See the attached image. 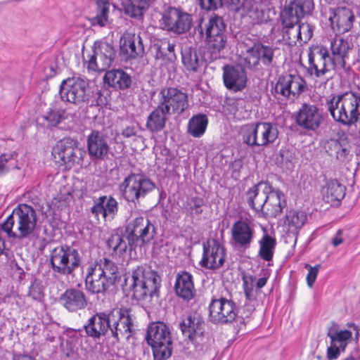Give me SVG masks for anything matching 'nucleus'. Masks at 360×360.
I'll list each match as a JSON object with an SVG mask.
<instances>
[{"mask_svg": "<svg viewBox=\"0 0 360 360\" xmlns=\"http://www.w3.org/2000/svg\"><path fill=\"white\" fill-rule=\"evenodd\" d=\"M238 314L236 303L225 297L212 299L209 304V317L214 324L233 323Z\"/></svg>", "mask_w": 360, "mask_h": 360, "instance_id": "a211bd4d", "label": "nucleus"}, {"mask_svg": "<svg viewBox=\"0 0 360 360\" xmlns=\"http://www.w3.org/2000/svg\"><path fill=\"white\" fill-rule=\"evenodd\" d=\"M319 56L318 60H315V55L312 51L308 53L309 67L307 72L310 75H314L316 77H322L330 70H335L337 68L328 61V50L324 46H321L317 51Z\"/></svg>", "mask_w": 360, "mask_h": 360, "instance_id": "a878e982", "label": "nucleus"}, {"mask_svg": "<svg viewBox=\"0 0 360 360\" xmlns=\"http://www.w3.org/2000/svg\"><path fill=\"white\" fill-rule=\"evenodd\" d=\"M61 305L69 312H77L88 305L85 293L77 288L67 289L59 297Z\"/></svg>", "mask_w": 360, "mask_h": 360, "instance_id": "bb28decb", "label": "nucleus"}, {"mask_svg": "<svg viewBox=\"0 0 360 360\" xmlns=\"http://www.w3.org/2000/svg\"><path fill=\"white\" fill-rule=\"evenodd\" d=\"M68 245H60L52 250L50 254V264L52 270L62 275L65 258Z\"/></svg>", "mask_w": 360, "mask_h": 360, "instance_id": "09e8293b", "label": "nucleus"}, {"mask_svg": "<svg viewBox=\"0 0 360 360\" xmlns=\"http://www.w3.org/2000/svg\"><path fill=\"white\" fill-rule=\"evenodd\" d=\"M176 294L184 299L189 301L195 296L194 285L192 275L187 271H182L178 274L174 285Z\"/></svg>", "mask_w": 360, "mask_h": 360, "instance_id": "72a5a7b5", "label": "nucleus"}, {"mask_svg": "<svg viewBox=\"0 0 360 360\" xmlns=\"http://www.w3.org/2000/svg\"><path fill=\"white\" fill-rule=\"evenodd\" d=\"M200 7L206 11H214L224 6L237 11L241 0H198Z\"/></svg>", "mask_w": 360, "mask_h": 360, "instance_id": "a18cd8bd", "label": "nucleus"}, {"mask_svg": "<svg viewBox=\"0 0 360 360\" xmlns=\"http://www.w3.org/2000/svg\"><path fill=\"white\" fill-rule=\"evenodd\" d=\"M68 113L64 109L57 108H49L42 115L44 121L43 124L49 129L58 127L64 120L68 118Z\"/></svg>", "mask_w": 360, "mask_h": 360, "instance_id": "79ce46f5", "label": "nucleus"}, {"mask_svg": "<svg viewBox=\"0 0 360 360\" xmlns=\"http://www.w3.org/2000/svg\"><path fill=\"white\" fill-rule=\"evenodd\" d=\"M243 143L250 148L267 146L278 138L277 127L269 122H251L243 125L240 129Z\"/></svg>", "mask_w": 360, "mask_h": 360, "instance_id": "9d476101", "label": "nucleus"}, {"mask_svg": "<svg viewBox=\"0 0 360 360\" xmlns=\"http://www.w3.org/2000/svg\"><path fill=\"white\" fill-rule=\"evenodd\" d=\"M91 94L88 80L79 77H68L63 79L60 85L59 95L65 103L77 105L89 104Z\"/></svg>", "mask_w": 360, "mask_h": 360, "instance_id": "f8f14e48", "label": "nucleus"}, {"mask_svg": "<svg viewBox=\"0 0 360 360\" xmlns=\"http://www.w3.org/2000/svg\"><path fill=\"white\" fill-rule=\"evenodd\" d=\"M200 7L206 11H214L224 6L237 11L241 0H198Z\"/></svg>", "mask_w": 360, "mask_h": 360, "instance_id": "49530a36", "label": "nucleus"}, {"mask_svg": "<svg viewBox=\"0 0 360 360\" xmlns=\"http://www.w3.org/2000/svg\"><path fill=\"white\" fill-rule=\"evenodd\" d=\"M94 204L91 208V212L97 219L102 215L105 220L108 218L113 219L119 210L118 202L112 196L102 195L94 200Z\"/></svg>", "mask_w": 360, "mask_h": 360, "instance_id": "c85d7f7f", "label": "nucleus"}, {"mask_svg": "<svg viewBox=\"0 0 360 360\" xmlns=\"http://www.w3.org/2000/svg\"><path fill=\"white\" fill-rule=\"evenodd\" d=\"M126 15L131 18H139L143 17L154 0H119Z\"/></svg>", "mask_w": 360, "mask_h": 360, "instance_id": "58836bf2", "label": "nucleus"}, {"mask_svg": "<svg viewBox=\"0 0 360 360\" xmlns=\"http://www.w3.org/2000/svg\"><path fill=\"white\" fill-rule=\"evenodd\" d=\"M27 296L37 302H41L44 300V288L41 281L37 278L34 279L29 287Z\"/></svg>", "mask_w": 360, "mask_h": 360, "instance_id": "6e6d98bb", "label": "nucleus"}, {"mask_svg": "<svg viewBox=\"0 0 360 360\" xmlns=\"http://www.w3.org/2000/svg\"><path fill=\"white\" fill-rule=\"evenodd\" d=\"M89 266L100 274L105 279L107 278V281L112 285L115 284L119 278L117 266L114 262L109 259H101L98 262Z\"/></svg>", "mask_w": 360, "mask_h": 360, "instance_id": "4c0bfd02", "label": "nucleus"}, {"mask_svg": "<svg viewBox=\"0 0 360 360\" xmlns=\"http://www.w3.org/2000/svg\"><path fill=\"white\" fill-rule=\"evenodd\" d=\"M276 48L264 45L259 41H254L247 49V56L245 58L246 67L252 70L262 69V64L266 68H271L274 62V51Z\"/></svg>", "mask_w": 360, "mask_h": 360, "instance_id": "dca6fc26", "label": "nucleus"}, {"mask_svg": "<svg viewBox=\"0 0 360 360\" xmlns=\"http://www.w3.org/2000/svg\"><path fill=\"white\" fill-rule=\"evenodd\" d=\"M205 204L204 200L200 197H193L186 203V209L191 216L198 215L202 213V206Z\"/></svg>", "mask_w": 360, "mask_h": 360, "instance_id": "4d7b16f0", "label": "nucleus"}, {"mask_svg": "<svg viewBox=\"0 0 360 360\" xmlns=\"http://www.w3.org/2000/svg\"><path fill=\"white\" fill-rule=\"evenodd\" d=\"M110 92L107 89L98 90L95 94L92 91L91 98L89 104L91 106H106L110 103Z\"/></svg>", "mask_w": 360, "mask_h": 360, "instance_id": "5fc2aeb1", "label": "nucleus"}, {"mask_svg": "<svg viewBox=\"0 0 360 360\" xmlns=\"http://www.w3.org/2000/svg\"><path fill=\"white\" fill-rule=\"evenodd\" d=\"M231 233L232 245L245 250L250 248L253 241L255 229L250 222L239 219L233 223Z\"/></svg>", "mask_w": 360, "mask_h": 360, "instance_id": "5701e85b", "label": "nucleus"}, {"mask_svg": "<svg viewBox=\"0 0 360 360\" xmlns=\"http://www.w3.org/2000/svg\"><path fill=\"white\" fill-rule=\"evenodd\" d=\"M12 360H36L35 358L27 353L13 352Z\"/></svg>", "mask_w": 360, "mask_h": 360, "instance_id": "774afa93", "label": "nucleus"}, {"mask_svg": "<svg viewBox=\"0 0 360 360\" xmlns=\"http://www.w3.org/2000/svg\"><path fill=\"white\" fill-rule=\"evenodd\" d=\"M156 48L155 58L162 59L164 61L172 63L176 58L174 53L175 45L171 44L169 41H162L160 44H155Z\"/></svg>", "mask_w": 360, "mask_h": 360, "instance_id": "603ef678", "label": "nucleus"}, {"mask_svg": "<svg viewBox=\"0 0 360 360\" xmlns=\"http://www.w3.org/2000/svg\"><path fill=\"white\" fill-rule=\"evenodd\" d=\"M181 61L185 69L190 72H198L205 60L195 48L185 47L181 50Z\"/></svg>", "mask_w": 360, "mask_h": 360, "instance_id": "f704fd0d", "label": "nucleus"}, {"mask_svg": "<svg viewBox=\"0 0 360 360\" xmlns=\"http://www.w3.org/2000/svg\"><path fill=\"white\" fill-rule=\"evenodd\" d=\"M206 327L205 319L197 311H190L183 315L179 323L183 336L199 352L207 351L210 346L211 338L206 331Z\"/></svg>", "mask_w": 360, "mask_h": 360, "instance_id": "6e6552de", "label": "nucleus"}, {"mask_svg": "<svg viewBox=\"0 0 360 360\" xmlns=\"http://www.w3.org/2000/svg\"><path fill=\"white\" fill-rule=\"evenodd\" d=\"M35 210L29 205L19 204L1 224L2 230L9 238L22 240L29 238L37 226Z\"/></svg>", "mask_w": 360, "mask_h": 360, "instance_id": "423d86ee", "label": "nucleus"}, {"mask_svg": "<svg viewBox=\"0 0 360 360\" xmlns=\"http://www.w3.org/2000/svg\"><path fill=\"white\" fill-rule=\"evenodd\" d=\"M307 219L304 212L290 210L285 215V223L288 225L290 231H294L300 229L305 224Z\"/></svg>", "mask_w": 360, "mask_h": 360, "instance_id": "864d4df0", "label": "nucleus"}, {"mask_svg": "<svg viewBox=\"0 0 360 360\" xmlns=\"http://www.w3.org/2000/svg\"><path fill=\"white\" fill-rule=\"evenodd\" d=\"M327 336L330 339L332 344L340 347L342 351L345 352L348 340L352 338V333L348 330H338L330 328L327 332Z\"/></svg>", "mask_w": 360, "mask_h": 360, "instance_id": "3c124183", "label": "nucleus"}, {"mask_svg": "<svg viewBox=\"0 0 360 360\" xmlns=\"http://www.w3.org/2000/svg\"><path fill=\"white\" fill-rule=\"evenodd\" d=\"M195 30L199 32L201 37H203L204 34H207L226 32V25L221 16L213 14L205 24V29L200 24L195 27Z\"/></svg>", "mask_w": 360, "mask_h": 360, "instance_id": "ea45409f", "label": "nucleus"}, {"mask_svg": "<svg viewBox=\"0 0 360 360\" xmlns=\"http://www.w3.org/2000/svg\"><path fill=\"white\" fill-rule=\"evenodd\" d=\"M306 81L299 75L283 74L278 76L275 84V92L285 98H298L307 91Z\"/></svg>", "mask_w": 360, "mask_h": 360, "instance_id": "6ab92c4d", "label": "nucleus"}, {"mask_svg": "<svg viewBox=\"0 0 360 360\" xmlns=\"http://www.w3.org/2000/svg\"><path fill=\"white\" fill-rule=\"evenodd\" d=\"M326 107L332 117L343 125L351 126L360 118V96L352 91L333 96Z\"/></svg>", "mask_w": 360, "mask_h": 360, "instance_id": "0eeeda50", "label": "nucleus"}, {"mask_svg": "<svg viewBox=\"0 0 360 360\" xmlns=\"http://www.w3.org/2000/svg\"><path fill=\"white\" fill-rule=\"evenodd\" d=\"M324 149L327 155L340 164L346 165L352 160V142L345 131H340L337 138L328 140Z\"/></svg>", "mask_w": 360, "mask_h": 360, "instance_id": "f3484780", "label": "nucleus"}, {"mask_svg": "<svg viewBox=\"0 0 360 360\" xmlns=\"http://www.w3.org/2000/svg\"><path fill=\"white\" fill-rule=\"evenodd\" d=\"M280 155L283 162H285L288 167L292 166L295 160V154L289 150H281Z\"/></svg>", "mask_w": 360, "mask_h": 360, "instance_id": "69168bd1", "label": "nucleus"}, {"mask_svg": "<svg viewBox=\"0 0 360 360\" xmlns=\"http://www.w3.org/2000/svg\"><path fill=\"white\" fill-rule=\"evenodd\" d=\"M160 25L163 30L180 35L190 30L193 18L181 8L169 6L163 11Z\"/></svg>", "mask_w": 360, "mask_h": 360, "instance_id": "4468645a", "label": "nucleus"}, {"mask_svg": "<svg viewBox=\"0 0 360 360\" xmlns=\"http://www.w3.org/2000/svg\"><path fill=\"white\" fill-rule=\"evenodd\" d=\"M52 155L56 162L70 169L75 165H82L86 151L79 147L77 139L64 137L53 146Z\"/></svg>", "mask_w": 360, "mask_h": 360, "instance_id": "ddd939ff", "label": "nucleus"}, {"mask_svg": "<svg viewBox=\"0 0 360 360\" xmlns=\"http://www.w3.org/2000/svg\"><path fill=\"white\" fill-rule=\"evenodd\" d=\"M144 46L141 37L130 33L124 34L120 40L119 55L125 61L142 57Z\"/></svg>", "mask_w": 360, "mask_h": 360, "instance_id": "393cba45", "label": "nucleus"}, {"mask_svg": "<svg viewBox=\"0 0 360 360\" xmlns=\"http://www.w3.org/2000/svg\"><path fill=\"white\" fill-rule=\"evenodd\" d=\"M202 246L203 253L200 265L211 270L221 268L225 262V248L216 239L204 242Z\"/></svg>", "mask_w": 360, "mask_h": 360, "instance_id": "412c9836", "label": "nucleus"}, {"mask_svg": "<svg viewBox=\"0 0 360 360\" xmlns=\"http://www.w3.org/2000/svg\"><path fill=\"white\" fill-rule=\"evenodd\" d=\"M160 276L146 265L138 266L124 278L123 292L137 301H158L161 285Z\"/></svg>", "mask_w": 360, "mask_h": 360, "instance_id": "7ed1b4c3", "label": "nucleus"}, {"mask_svg": "<svg viewBox=\"0 0 360 360\" xmlns=\"http://www.w3.org/2000/svg\"><path fill=\"white\" fill-rule=\"evenodd\" d=\"M341 352L342 351L340 347L330 342V346L327 349V359L328 360L337 359L340 356Z\"/></svg>", "mask_w": 360, "mask_h": 360, "instance_id": "0e129e2a", "label": "nucleus"}, {"mask_svg": "<svg viewBox=\"0 0 360 360\" xmlns=\"http://www.w3.org/2000/svg\"><path fill=\"white\" fill-rule=\"evenodd\" d=\"M296 124L307 131H316L323 121V117L319 108L311 103H304L295 112Z\"/></svg>", "mask_w": 360, "mask_h": 360, "instance_id": "aec40b11", "label": "nucleus"}, {"mask_svg": "<svg viewBox=\"0 0 360 360\" xmlns=\"http://www.w3.org/2000/svg\"><path fill=\"white\" fill-rule=\"evenodd\" d=\"M158 103L171 115L180 116L189 108L188 94L176 87L162 88L158 94Z\"/></svg>", "mask_w": 360, "mask_h": 360, "instance_id": "2eb2a0df", "label": "nucleus"}, {"mask_svg": "<svg viewBox=\"0 0 360 360\" xmlns=\"http://www.w3.org/2000/svg\"><path fill=\"white\" fill-rule=\"evenodd\" d=\"M205 35L207 48L212 53H220L226 48L227 44L226 32L207 34Z\"/></svg>", "mask_w": 360, "mask_h": 360, "instance_id": "8fccbe9b", "label": "nucleus"}, {"mask_svg": "<svg viewBox=\"0 0 360 360\" xmlns=\"http://www.w3.org/2000/svg\"><path fill=\"white\" fill-rule=\"evenodd\" d=\"M314 8L313 0H293L281 13L283 39L289 46L300 44L299 22L305 15H311Z\"/></svg>", "mask_w": 360, "mask_h": 360, "instance_id": "39448f33", "label": "nucleus"}, {"mask_svg": "<svg viewBox=\"0 0 360 360\" xmlns=\"http://www.w3.org/2000/svg\"><path fill=\"white\" fill-rule=\"evenodd\" d=\"M223 70V82L226 88L233 92L240 91L247 84L248 77L241 65H225Z\"/></svg>", "mask_w": 360, "mask_h": 360, "instance_id": "b1692460", "label": "nucleus"}, {"mask_svg": "<svg viewBox=\"0 0 360 360\" xmlns=\"http://www.w3.org/2000/svg\"><path fill=\"white\" fill-rule=\"evenodd\" d=\"M168 115H171L158 103V106L148 116L146 127L152 133L161 131L165 127Z\"/></svg>", "mask_w": 360, "mask_h": 360, "instance_id": "e433bc0d", "label": "nucleus"}, {"mask_svg": "<svg viewBox=\"0 0 360 360\" xmlns=\"http://www.w3.org/2000/svg\"><path fill=\"white\" fill-rule=\"evenodd\" d=\"M96 4V15L90 19L92 25L103 27L108 22L110 13L109 0H94Z\"/></svg>", "mask_w": 360, "mask_h": 360, "instance_id": "c03bdc74", "label": "nucleus"}, {"mask_svg": "<svg viewBox=\"0 0 360 360\" xmlns=\"http://www.w3.org/2000/svg\"><path fill=\"white\" fill-rule=\"evenodd\" d=\"M146 342L155 360H167L172 354L173 342L169 328L162 321L153 322L147 329Z\"/></svg>", "mask_w": 360, "mask_h": 360, "instance_id": "1a4fd4ad", "label": "nucleus"}, {"mask_svg": "<svg viewBox=\"0 0 360 360\" xmlns=\"http://www.w3.org/2000/svg\"><path fill=\"white\" fill-rule=\"evenodd\" d=\"M208 119L205 115H194L188 121V132L193 137L200 138L205 134Z\"/></svg>", "mask_w": 360, "mask_h": 360, "instance_id": "de8ad7c7", "label": "nucleus"}, {"mask_svg": "<svg viewBox=\"0 0 360 360\" xmlns=\"http://www.w3.org/2000/svg\"><path fill=\"white\" fill-rule=\"evenodd\" d=\"M157 234L156 227L147 217H136L124 227L115 229L107 241L112 255L124 256L134 251L137 247L150 243Z\"/></svg>", "mask_w": 360, "mask_h": 360, "instance_id": "f03ea898", "label": "nucleus"}, {"mask_svg": "<svg viewBox=\"0 0 360 360\" xmlns=\"http://www.w3.org/2000/svg\"><path fill=\"white\" fill-rule=\"evenodd\" d=\"M103 82L115 90H125L131 85V77L122 69L107 71L103 77Z\"/></svg>", "mask_w": 360, "mask_h": 360, "instance_id": "2f4dec72", "label": "nucleus"}, {"mask_svg": "<svg viewBox=\"0 0 360 360\" xmlns=\"http://www.w3.org/2000/svg\"><path fill=\"white\" fill-rule=\"evenodd\" d=\"M65 356L68 358H70L73 360L77 359V347L72 341L67 340L65 342Z\"/></svg>", "mask_w": 360, "mask_h": 360, "instance_id": "680f3d73", "label": "nucleus"}, {"mask_svg": "<svg viewBox=\"0 0 360 360\" xmlns=\"http://www.w3.org/2000/svg\"><path fill=\"white\" fill-rule=\"evenodd\" d=\"M17 157L15 153H4L0 155V173H4L9 170V167L6 164L12 159Z\"/></svg>", "mask_w": 360, "mask_h": 360, "instance_id": "e2e57ef3", "label": "nucleus"}, {"mask_svg": "<svg viewBox=\"0 0 360 360\" xmlns=\"http://www.w3.org/2000/svg\"><path fill=\"white\" fill-rule=\"evenodd\" d=\"M97 60H98V55H96L94 53V54L90 57V58L88 61L87 68L89 70H94V71L103 70L101 68V63H100V65H99L97 63Z\"/></svg>", "mask_w": 360, "mask_h": 360, "instance_id": "338daca9", "label": "nucleus"}, {"mask_svg": "<svg viewBox=\"0 0 360 360\" xmlns=\"http://www.w3.org/2000/svg\"><path fill=\"white\" fill-rule=\"evenodd\" d=\"M264 235L259 241V250L258 255L264 261L270 262L273 259L274 250L276 245V240L269 235L264 229Z\"/></svg>", "mask_w": 360, "mask_h": 360, "instance_id": "37998d69", "label": "nucleus"}, {"mask_svg": "<svg viewBox=\"0 0 360 360\" xmlns=\"http://www.w3.org/2000/svg\"><path fill=\"white\" fill-rule=\"evenodd\" d=\"M136 316L130 307H117L110 311L96 312L84 325L86 336L94 339L112 338L120 342L122 338L129 340L135 332Z\"/></svg>", "mask_w": 360, "mask_h": 360, "instance_id": "f257e3e1", "label": "nucleus"}, {"mask_svg": "<svg viewBox=\"0 0 360 360\" xmlns=\"http://www.w3.org/2000/svg\"><path fill=\"white\" fill-rule=\"evenodd\" d=\"M314 27L307 22H299L300 44L307 43L313 36Z\"/></svg>", "mask_w": 360, "mask_h": 360, "instance_id": "bf43d9fd", "label": "nucleus"}, {"mask_svg": "<svg viewBox=\"0 0 360 360\" xmlns=\"http://www.w3.org/2000/svg\"><path fill=\"white\" fill-rule=\"evenodd\" d=\"M93 51L98 56V61L101 63V68H109L116 58L115 47L105 41H96L93 46Z\"/></svg>", "mask_w": 360, "mask_h": 360, "instance_id": "c9c22d12", "label": "nucleus"}, {"mask_svg": "<svg viewBox=\"0 0 360 360\" xmlns=\"http://www.w3.org/2000/svg\"><path fill=\"white\" fill-rule=\"evenodd\" d=\"M246 196L249 207L265 219L276 218L287 206L283 192L267 181L255 184L246 192Z\"/></svg>", "mask_w": 360, "mask_h": 360, "instance_id": "20e7f679", "label": "nucleus"}, {"mask_svg": "<svg viewBox=\"0 0 360 360\" xmlns=\"http://www.w3.org/2000/svg\"><path fill=\"white\" fill-rule=\"evenodd\" d=\"M91 267L87 269L85 287L92 294H104L112 285Z\"/></svg>", "mask_w": 360, "mask_h": 360, "instance_id": "473e14b6", "label": "nucleus"}, {"mask_svg": "<svg viewBox=\"0 0 360 360\" xmlns=\"http://www.w3.org/2000/svg\"><path fill=\"white\" fill-rule=\"evenodd\" d=\"M88 154L92 161H103L109 153L108 137L103 132L94 129L86 137Z\"/></svg>", "mask_w": 360, "mask_h": 360, "instance_id": "4be33fe9", "label": "nucleus"}, {"mask_svg": "<svg viewBox=\"0 0 360 360\" xmlns=\"http://www.w3.org/2000/svg\"><path fill=\"white\" fill-rule=\"evenodd\" d=\"M351 49L349 41L342 38H335L330 41L328 61L334 63L337 68H345L348 51Z\"/></svg>", "mask_w": 360, "mask_h": 360, "instance_id": "c756f323", "label": "nucleus"}, {"mask_svg": "<svg viewBox=\"0 0 360 360\" xmlns=\"http://www.w3.org/2000/svg\"><path fill=\"white\" fill-rule=\"evenodd\" d=\"M329 20L333 28L336 26L338 32L345 33L353 27L355 15L349 8L340 6L331 10Z\"/></svg>", "mask_w": 360, "mask_h": 360, "instance_id": "cd10ccee", "label": "nucleus"}, {"mask_svg": "<svg viewBox=\"0 0 360 360\" xmlns=\"http://www.w3.org/2000/svg\"><path fill=\"white\" fill-rule=\"evenodd\" d=\"M345 186L337 179L328 181L321 189L323 200L331 206H338L345 195Z\"/></svg>", "mask_w": 360, "mask_h": 360, "instance_id": "7c9ffc66", "label": "nucleus"}, {"mask_svg": "<svg viewBox=\"0 0 360 360\" xmlns=\"http://www.w3.org/2000/svg\"><path fill=\"white\" fill-rule=\"evenodd\" d=\"M243 288L247 300L252 301L255 300L256 295L254 292V282L256 277L248 275L243 276Z\"/></svg>", "mask_w": 360, "mask_h": 360, "instance_id": "13d9d810", "label": "nucleus"}, {"mask_svg": "<svg viewBox=\"0 0 360 360\" xmlns=\"http://www.w3.org/2000/svg\"><path fill=\"white\" fill-rule=\"evenodd\" d=\"M66 251L67 253L62 273L63 276L73 274L74 271L78 269L82 264V257L77 249L68 245Z\"/></svg>", "mask_w": 360, "mask_h": 360, "instance_id": "a19ab883", "label": "nucleus"}, {"mask_svg": "<svg viewBox=\"0 0 360 360\" xmlns=\"http://www.w3.org/2000/svg\"><path fill=\"white\" fill-rule=\"evenodd\" d=\"M155 188V184L146 175L131 172L120 184L119 190L122 197L135 206L140 205L150 192Z\"/></svg>", "mask_w": 360, "mask_h": 360, "instance_id": "9b49d317", "label": "nucleus"}, {"mask_svg": "<svg viewBox=\"0 0 360 360\" xmlns=\"http://www.w3.org/2000/svg\"><path fill=\"white\" fill-rule=\"evenodd\" d=\"M321 267V264H316L314 266H311L309 264H304V268L307 269L309 271L307 275L306 279L307 285L309 288L313 287Z\"/></svg>", "mask_w": 360, "mask_h": 360, "instance_id": "052dcab7", "label": "nucleus"}]
</instances>
